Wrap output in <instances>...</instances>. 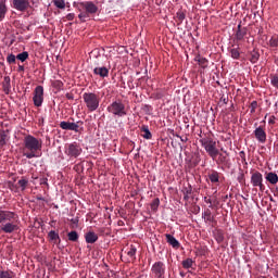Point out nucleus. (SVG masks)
<instances>
[{
	"label": "nucleus",
	"instance_id": "nucleus-1",
	"mask_svg": "<svg viewBox=\"0 0 278 278\" xmlns=\"http://www.w3.org/2000/svg\"><path fill=\"white\" fill-rule=\"evenodd\" d=\"M40 151H42V140L28 135L24 138L23 155L27 160H34V157H40Z\"/></svg>",
	"mask_w": 278,
	"mask_h": 278
},
{
	"label": "nucleus",
	"instance_id": "nucleus-2",
	"mask_svg": "<svg viewBox=\"0 0 278 278\" xmlns=\"http://www.w3.org/2000/svg\"><path fill=\"white\" fill-rule=\"evenodd\" d=\"M16 218H18L16 213L0 210V231L3 233H14V231H18V224L14 222Z\"/></svg>",
	"mask_w": 278,
	"mask_h": 278
},
{
	"label": "nucleus",
	"instance_id": "nucleus-3",
	"mask_svg": "<svg viewBox=\"0 0 278 278\" xmlns=\"http://www.w3.org/2000/svg\"><path fill=\"white\" fill-rule=\"evenodd\" d=\"M78 10L81 12V10H85V12H81L78 15V18L81 21V23H86L90 16H94L97 12H99V7L94 4L92 1H85V2H78Z\"/></svg>",
	"mask_w": 278,
	"mask_h": 278
},
{
	"label": "nucleus",
	"instance_id": "nucleus-4",
	"mask_svg": "<svg viewBox=\"0 0 278 278\" xmlns=\"http://www.w3.org/2000/svg\"><path fill=\"white\" fill-rule=\"evenodd\" d=\"M83 101L88 110V112H97L101 103V97L99 93L85 92L83 93Z\"/></svg>",
	"mask_w": 278,
	"mask_h": 278
},
{
	"label": "nucleus",
	"instance_id": "nucleus-5",
	"mask_svg": "<svg viewBox=\"0 0 278 278\" xmlns=\"http://www.w3.org/2000/svg\"><path fill=\"white\" fill-rule=\"evenodd\" d=\"M108 112L117 118H123V116H127V108H125V103L121 100L113 101L108 108Z\"/></svg>",
	"mask_w": 278,
	"mask_h": 278
},
{
	"label": "nucleus",
	"instance_id": "nucleus-6",
	"mask_svg": "<svg viewBox=\"0 0 278 278\" xmlns=\"http://www.w3.org/2000/svg\"><path fill=\"white\" fill-rule=\"evenodd\" d=\"M200 143L203 147L204 151H206L207 155H210L213 160L218 157V148L216 147V141L212 138H202L200 139Z\"/></svg>",
	"mask_w": 278,
	"mask_h": 278
},
{
	"label": "nucleus",
	"instance_id": "nucleus-7",
	"mask_svg": "<svg viewBox=\"0 0 278 278\" xmlns=\"http://www.w3.org/2000/svg\"><path fill=\"white\" fill-rule=\"evenodd\" d=\"M84 149H81V144H79L77 141H74L65 146L64 153L70 159H77L79 155H81Z\"/></svg>",
	"mask_w": 278,
	"mask_h": 278
},
{
	"label": "nucleus",
	"instance_id": "nucleus-8",
	"mask_svg": "<svg viewBox=\"0 0 278 278\" xmlns=\"http://www.w3.org/2000/svg\"><path fill=\"white\" fill-rule=\"evenodd\" d=\"M220 151H218L216 164H218V166H222L223 170H225V168L229 170L231 168V159H229V152H227L223 148L220 149Z\"/></svg>",
	"mask_w": 278,
	"mask_h": 278
},
{
	"label": "nucleus",
	"instance_id": "nucleus-9",
	"mask_svg": "<svg viewBox=\"0 0 278 278\" xmlns=\"http://www.w3.org/2000/svg\"><path fill=\"white\" fill-rule=\"evenodd\" d=\"M251 184L253 188H260L261 192H264V190H266V187L264 186V176L260 172H255L252 174Z\"/></svg>",
	"mask_w": 278,
	"mask_h": 278
},
{
	"label": "nucleus",
	"instance_id": "nucleus-10",
	"mask_svg": "<svg viewBox=\"0 0 278 278\" xmlns=\"http://www.w3.org/2000/svg\"><path fill=\"white\" fill-rule=\"evenodd\" d=\"M33 101L36 108H40L42 105V101H45V88L42 86H37L35 88Z\"/></svg>",
	"mask_w": 278,
	"mask_h": 278
},
{
	"label": "nucleus",
	"instance_id": "nucleus-11",
	"mask_svg": "<svg viewBox=\"0 0 278 278\" xmlns=\"http://www.w3.org/2000/svg\"><path fill=\"white\" fill-rule=\"evenodd\" d=\"M13 8L17 12H27L31 8V4L29 0H13Z\"/></svg>",
	"mask_w": 278,
	"mask_h": 278
},
{
	"label": "nucleus",
	"instance_id": "nucleus-12",
	"mask_svg": "<svg viewBox=\"0 0 278 278\" xmlns=\"http://www.w3.org/2000/svg\"><path fill=\"white\" fill-rule=\"evenodd\" d=\"M152 273L156 278L164 277V273H166V268L162 262H156L152 266Z\"/></svg>",
	"mask_w": 278,
	"mask_h": 278
},
{
	"label": "nucleus",
	"instance_id": "nucleus-13",
	"mask_svg": "<svg viewBox=\"0 0 278 278\" xmlns=\"http://www.w3.org/2000/svg\"><path fill=\"white\" fill-rule=\"evenodd\" d=\"M60 127L66 131H75V134H79V125L77 123L63 121L60 123Z\"/></svg>",
	"mask_w": 278,
	"mask_h": 278
},
{
	"label": "nucleus",
	"instance_id": "nucleus-14",
	"mask_svg": "<svg viewBox=\"0 0 278 278\" xmlns=\"http://www.w3.org/2000/svg\"><path fill=\"white\" fill-rule=\"evenodd\" d=\"M254 137L257 140V142H261V144H264L266 142V130L262 126H258L254 130Z\"/></svg>",
	"mask_w": 278,
	"mask_h": 278
},
{
	"label": "nucleus",
	"instance_id": "nucleus-15",
	"mask_svg": "<svg viewBox=\"0 0 278 278\" xmlns=\"http://www.w3.org/2000/svg\"><path fill=\"white\" fill-rule=\"evenodd\" d=\"M202 218L208 225H216V218L214 217V215H212V211H210V208L205 210L202 213Z\"/></svg>",
	"mask_w": 278,
	"mask_h": 278
},
{
	"label": "nucleus",
	"instance_id": "nucleus-16",
	"mask_svg": "<svg viewBox=\"0 0 278 278\" xmlns=\"http://www.w3.org/2000/svg\"><path fill=\"white\" fill-rule=\"evenodd\" d=\"M93 75H98L99 77L105 78L110 75V70L105 66L94 67Z\"/></svg>",
	"mask_w": 278,
	"mask_h": 278
},
{
	"label": "nucleus",
	"instance_id": "nucleus-17",
	"mask_svg": "<svg viewBox=\"0 0 278 278\" xmlns=\"http://www.w3.org/2000/svg\"><path fill=\"white\" fill-rule=\"evenodd\" d=\"M85 240H86L87 244H94V242H97V240H99V235H97V232H94V231H88L85 235Z\"/></svg>",
	"mask_w": 278,
	"mask_h": 278
},
{
	"label": "nucleus",
	"instance_id": "nucleus-18",
	"mask_svg": "<svg viewBox=\"0 0 278 278\" xmlns=\"http://www.w3.org/2000/svg\"><path fill=\"white\" fill-rule=\"evenodd\" d=\"M213 236L217 242V244H223L225 242V232L220 229L213 230Z\"/></svg>",
	"mask_w": 278,
	"mask_h": 278
},
{
	"label": "nucleus",
	"instance_id": "nucleus-19",
	"mask_svg": "<svg viewBox=\"0 0 278 278\" xmlns=\"http://www.w3.org/2000/svg\"><path fill=\"white\" fill-rule=\"evenodd\" d=\"M2 88H3V92H5V94H10V90H12L10 76H4L3 81H2Z\"/></svg>",
	"mask_w": 278,
	"mask_h": 278
},
{
	"label": "nucleus",
	"instance_id": "nucleus-20",
	"mask_svg": "<svg viewBox=\"0 0 278 278\" xmlns=\"http://www.w3.org/2000/svg\"><path fill=\"white\" fill-rule=\"evenodd\" d=\"M126 253L130 262H136V253H138V249L136 248V245L131 244L127 249Z\"/></svg>",
	"mask_w": 278,
	"mask_h": 278
},
{
	"label": "nucleus",
	"instance_id": "nucleus-21",
	"mask_svg": "<svg viewBox=\"0 0 278 278\" xmlns=\"http://www.w3.org/2000/svg\"><path fill=\"white\" fill-rule=\"evenodd\" d=\"M166 242L173 247V249H179L180 244L179 241L173 235H165Z\"/></svg>",
	"mask_w": 278,
	"mask_h": 278
},
{
	"label": "nucleus",
	"instance_id": "nucleus-22",
	"mask_svg": "<svg viewBox=\"0 0 278 278\" xmlns=\"http://www.w3.org/2000/svg\"><path fill=\"white\" fill-rule=\"evenodd\" d=\"M8 14V4L5 0H0V23L5 18Z\"/></svg>",
	"mask_w": 278,
	"mask_h": 278
},
{
	"label": "nucleus",
	"instance_id": "nucleus-23",
	"mask_svg": "<svg viewBox=\"0 0 278 278\" xmlns=\"http://www.w3.org/2000/svg\"><path fill=\"white\" fill-rule=\"evenodd\" d=\"M249 29L247 27H243V30H237L235 34V40L237 42H242L244 40V37L247 36Z\"/></svg>",
	"mask_w": 278,
	"mask_h": 278
},
{
	"label": "nucleus",
	"instance_id": "nucleus-24",
	"mask_svg": "<svg viewBox=\"0 0 278 278\" xmlns=\"http://www.w3.org/2000/svg\"><path fill=\"white\" fill-rule=\"evenodd\" d=\"M48 238H49L50 242H53L54 244L62 242V239H60V235L58 232H55V230H51L48 233Z\"/></svg>",
	"mask_w": 278,
	"mask_h": 278
},
{
	"label": "nucleus",
	"instance_id": "nucleus-25",
	"mask_svg": "<svg viewBox=\"0 0 278 278\" xmlns=\"http://www.w3.org/2000/svg\"><path fill=\"white\" fill-rule=\"evenodd\" d=\"M181 192L184 194V201H190V194H192V186L191 185L185 186Z\"/></svg>",
	"mask_w": 278,
	"mask_h": 278
},
{
	"label": "nucleus",
	"instance_id": "nucleus-26",
	"mask_svg": "<svg viewBox=\"0 0 278 278\" xmlns=\"http://www.w3.org/2000/svg\"><path fill=\"white\" fill-rule=\"evenodd\" d=\"M208 179L211 184H218V181H220V174L217 170H212L211 174H208Z\"/></svg>",
	"mask_w": 278,
	"mask_h": 278
},
{
	"label": "nucleus",
	"instance_id": "nucleus-27",
	"mask_svg": "<svg viewBox=\"0 0 278 278\" xmlns=\"http://www.w3.org/2000/svg\"><path fill=\"white\" fill-rule=\"evenodd\" d=\"M266 181H268L269 184H271L273 186H275L278 182V176L276 173L269 172L266 177H265Z\"/></svg>",
	"mask_w": 278,
	"mask_h": 278
},
{
	"label": "nucleus",
	"instance_id": "nucleus-28",
	"mask_svg": "<svg viewBox=\"0 0 278 278\" xmlns=\"http://www.w3.org/2000/svg\"><path fill=\"white\" fill-rule=\"evenodd\" d=\"M22 192H25L27 190V186H29V180L23 176L18 181H17Z\"/></svg>",
	"mask_w": 278,
	"mask_h": 278
},
{
	"label": "nucleus",
	"instance_id": "nucleus-29",
	"mask_svg": "<svg viewBox=\"0 0 278 278\" xmlns=\"http://www.w3.org/2000/svg\"><path fill=\"white\" fill-rule=\"evenodd\" d=\"M260 60V52L253 50L252 52H250V62L251 64H257Z\"/></svg>",
	"mask_w": 278,
	"mask_h": 278
},
{
	"label": "nucleus",
	"instance_id": "nucleus-30",
	"mask_svg": "<svg viewBox=\"0 0 278 278\" xmlns=\"http://www.w3.org/2000/svg\"><path fill=\"white\" fill-rule=\"evenodd\" d=\"M67 238L70 242H77V240H79V233H77V231L75 230H72L67 233Z\"/></svg>",
	"mask_w": 278,
	"mask_h": 278
},
{
	"label": "nucleus",
	"instance_id": "nucleus-31",
	"mask_svg": "<svg viewBox=\"0 0 278 278\" xmlns=\"http://www.w3.org/2000/svg\"><path fill=\"white\" fill-rule=\"evenodd\" d=\"M195 61L198 62L199 66H201V68H207L210 64V61H207L205 58H198Z\"/></svg>",
	"mask_w": 278,
	"mask_h": 278
},
{
	"label": "nucleus",
	"instance_id": "nucleus-32",
	"mask_svg": "<svg viewBox=\"0 0 278 278\" xmlns=\"http://www.w3.org/2000/svg\"><path fill=\"white\" fill-rule=\"evenodd\" d=\"M8 142V135L5 134V131H1L0 132V149H3V147H5Z\"/></svg>",
	"mask_w": 278,
	"mask_h": 278
},
{
	"label": "nucleus",
	"instance_id": "nucleus-33",
	"mask_svg": "<svg viewBox=\"0 0 278 278\" xmlns=\"http://www.w3.org/2000/svg\"><path fill=\"white\" fill-rule=\"evenodd\" d=\"M229 53L232 60H240V50H238V48L230 49Z\"/></svg>",
	"mask_w": 278,
	"mask_h": 278
},
{
	"label": "nucleus",
	"instance_id": "nucleus-34",
	"mask_svg": "<svg viewBox=\"0 0 278 278\" xmlns=\"http://www.w3.org/2000/svg\"><path fill=\"white\" fill-rule=\"evenodd\" d=\"M52 3H54L55 8H59V10H64V8H66V2L64 0H52Z\"/></svg>",
	"mask_w": 278,
	"mask_h": 278
},
{
	"label": "nucleus",
	"instance_id": "nucleus-35",
	"mask_svg": "<svg viewBox=\"0 0 278 278\" xmlns=\"http://www.w3.org/2000/svg\"><path fill=\"white\" fill-rule=\"evenodd\" d=\"M268 46L271 47V49H278V37L277 36H273L269 39Z\"/></svg>",
	"mask_w": 278,
	"mask_h": 278
},
{
	"label": "nucleus",
	"instance_id": "nucleus-36",
	"mask_svg": "<svg viewBox=\"0 0 278 278\" xmlns=\"http://www.w3.org/2000/svg\"><path fill=\"white\" fill-rule=\"evenodd\" d=\"M150 207H151L152 212H157V208L160 207V198H155L151 202Z\"/></svg>",
	"mask_w": 278,
	"mask_h": 278
},
{
	"label": "nucleus",
	"instance_id": "nucleus-37",
	"mask_svg": "<svg viewBox=\"0 0 278 278\" xmlns=\"http://www.w3.org/2000/svg\"><path fill=\"white\" fill-rule=\"evenodd\" d=\"M194 264V261L192 258H186L182 261V268L187 269L192 268V265Z\"/></svg>",
	"mask_w": 278,
	"mask_h": 278
},
{
	"label": "nucleus",
	"instance_id": "nucleus-38",
	"mask_svg": "<svg viewBox=\"0 0 278 278\" xmlns=\"http://www.w3.org/2000/svg\"><path fill=\"white\" fill-rule=\"evenodd\" d=\"M0 278H14V271L12 270H1Z\"/></svg>",
	"mask_w": 278,
	"mask_h": 278
},
{
	"label": "nucleus",
	"instance_id": "nucleus-39",
	"mask_svg": "<svg viewBox=\"0 0 278 278\" xmlns=\"http://www.w3.org/2000/svg\"><path fill=\"white\" fill-rule=\"evenodd\" d=\"M142 131H144L143 138L146 140H151V138H153V135H151V130H149V127L143 126Z\"/></svg>",
	"mask_w": 278,
	"mask_h": 278
},
{
	"label": "nucleus",
	"instance_id": "nucleus-40",
	"mask_svg": "<svg viewBox=\"0 0 278 278\" xmlns=\"http://www.w3.org/2000/svg\"><path fill=\"white\" fill-rule=\"evenodd\" d=\"M29 58V52L24 51L16 55V59L20 60V62H25Z\"/></svg>",
	"mask_w": 278,
	"mask_h": 278
},
{
	"label": "nucleus",
	"instance_id": "nucleus-41",
	"mask_svg": "<svg viewBox=\"0 0 278 278\" xmlns=\"http://www.w3.org/2000/svg\"><path fill=\"white\" fill-rule=\"evenodd\" d=\"M176 18L179 23H184V21H186V13H184V11H178L176 13Z\"/></svg>",
	"mask_w": 278,
	"mask_h": 278
},
{
	"label": "nucleus",
	"instance_id": "nucleus-42",
	"mask_svg": "<svg viewBox=\"0 0 278 278\" xmlns=\"http://www.w3.org/2000/svg\"><path fill=\"white\" fill-rule=\"evenodd\" d=\"M270 84L274 88L278 90V75L270 76Z\"/></svg>",
	"mask_w": 278,
	"mask_h": 278
},
{
	"label": "nucleus",
	"instance_id": "nucleus-43",
	"mask_svg": "<svg viewBox=\"0 0 278 278\" xmlns=\"http://www.w3.org/2000/svg\"><path fill=\"white\" fill-rule=\"evenodd\" d=\"M7 62H8V64H15V63H16V55H14V54H9V55L7 56Z\"/></svg>",
	"mask_w": 278,
	"mask_h": 278
},
{
	"label": "nucleus",
	"instance_id": "nucleus-44",
	"mask_svg": "<svg viewBox=\"0 0 278 278\" xmlns=\"http://www.w3.org/2000/svg\"><path fill=\"white\" fill-rule=\"evenodd\" d=\"M255 110H257V101H252L250 104L251 114H255Z\"/></svg>",
	"mask_w": 278,
	"mask_h": 278
},
{
	"label": "nucleus",
	"instance_id": "nucleus-45",
	"mask_svg": "<svg viewBox=\"0 0 278 278\" xmlns=\"http://www.w3.org/2000/svg\"><path fill=\"white\" fill-rule=\"evenodd\" d=\"M237 181H239V184H244V172H240L238 177H237Z\"/></svg>",
	"mask_w": 278,
	"mask_h": 278
},
{
	"label": "nucleus",
	"instance_id": "nucleus-46",
	"mask_svg": "<svg viewBox=\"0 0 278 278\" xmlns=\"http://www.w3.org/2000/svg\"><path fill=\"white\" fill-rule=\"evenodd\" d=\"M219 102H220L223 105H227V103H229V97H227V96H222Z\"/></svg>",
	"mask_w": 278,
	"mask_h": 278
},
{
	"label": "nucleus",
	"instance_id": "nucleus-47",
	"mask_svg": "<svg viewBox=\"0 0 278 278\" xmlns=\"http://www.w3.org/2000/svg\"><path fill=\"white\" fill-rule=\"evenodd\" d=\"M49 179L48 178H40L39 179V184H40V186H49Z\"/></svg>",
	"mask_w": 278,
	"mask_h": 278
},
{
	"label": "nucleus",
	"instance_id": "nucleus-48",
	"mask_svg": "<svg viewBox=\"0 0 278 278\" xmlns=\"http://www.w3.org/2000/svg\"><path fill=\"white\" fill-rule=\"evenodd\" d=\"M67 21H73L75 18V13H68L66 15Z\"/></svg>",
	"mask_w": 278,
	"mask_h": 278
},
{
	"label": "nucleus",
	"instance_id": "nucleus-49",
	"mask_svg": "<svg viewBox=\"0 0 278 278\" xmlns=\"http://www.w3.org/2000/svg\"><path fill=\"white\" fill-rule=\"evenodd\" d=\"M65 97H66V99H68V101H73V99H75L73 93H66Z\"/></svg>",
	"mask_w": 278,
	"mask_h": 278
},
{
	"label": "nucleus",
	"instance_id": "nucleus-50",
	"mask_svg": "<svg viewBox=\"0 0 278 278\" xmlns=\"http://www.w3.org/2000/svg\"><path fill=\"white\" fill-rule=\"evenodd\" d=\"M244 30V27H242V22H240L237 26V31H242Z\"/></svg>",
	"mask_w": 278,
	"mask_h": 278
},
{
	"label": "nucleus",
	"instance_id": "nucleus-51",
	"mask_svg": "<svg viewBox=\"0 0 278 278\" xmlns=\"http://www.w3.org/2000/svg\"><path fill=\"white\" fill-rule=\"evenodd\" d=\"M268 123H269V125H275V115L270 116Z\"/></svg>",
	"mask_w": 278,
	"mask_h": 278
},
{
	"label": "nucleus",
	"instance_id": "nucleus-52",
	"mask_svg": "<svg viewBox=\"0 0 278 278\" xmlns=\"http://www.w3.org/2000/svg\"><path fill=\"white\" fill-rule=\"evenodd\" d=\"M204 201L210 204V207H212V199L204 197Z\"/></svg>",
	"mask_w": 278,
	"mask_h": 278
},
{
	"label": "nucleus",
	"instance_id": "nucleus-53",
	"mask_svg": "<svg viewBox=\"0 0 278 278\" xmlns=\"http://www.w3.org/2000/svg\"><path fill=\"white\" fill-rule=\"evenodd\" d=\"M71 223H72L73 225H78V224H79V219H78V218H72V219H71Z\"/></svg>",
	"mask_w": 278,
	"mask_h": 278
},
{
	"label": "nucleus",
	"instance_id": "nucleus-54",
	"mask_svg": "<svg viewBox=\"0 0 278 278\" xmlns=\"http://www.w3.org/2000/svg\"><path fill=\"white\" fill-rule=\"evenodd\" d=\"M181 140V142H188V137L182 138L181 136H177Z\"/></svg>",
	"mask_w": 278,
	"mask_h": 278
},
{
	"label": "nucleus",
	"instance_id": "nucleus-55",
	"mask_svg": "<svg viewBox=\"0 0 278 278\" xmlns=\"http://www.w3.org/2000/svg\"><path fill=\"white\" fill-rule=\"evenodd\" d=\"M37 201H47V199L42 198V195H36Z\"/></svg>",
	"mask_w": 278,
	"mask_h": 278
},
{
	"label": "nucleus",
	"instance_id": "nucleus-56",
	"mask_svg": "<svg viewBox=\"0 0 278 278\" xmlns=\"http://www.w3.org/2000/svg\"><path fill=\"white\" fill-rule=\"evenodd\" d=\"M23 71H25V66L18 65V72H20V73H23Z\"/></svg>",
	"mask_w": 278,
	"mask_h": 278
},
{
	"label": "nucleus",
	"instance_id": "nucleus-57",
	"mask_svg": "<svg viewBox=\"0 0 278 278\" xmlns=\"http://www.w3.org/2000/svg\"><path fill=\"white\" fill-rule=\"evenodd\" d=\"M227 199H229V195L224 197V201H227Z\"/></svg>",
	"mask_w": 278,
	"mask_h": 278
},
{
	"label": "nucleus",
	"instance_id": "nucleus-58",
	"mask_svg": "<svg viewBox=\"0 0 278 278\" xmlns=\"http://www.w3.org/2000/svg\"><path fill=\"white\" fill-rule=\"evenodd\" d=\"M180 275H181V277H184V274L180 273Z\"/></svg>",
	"mask_w": 278,
	"mask_h": 278
}]
</instances>
